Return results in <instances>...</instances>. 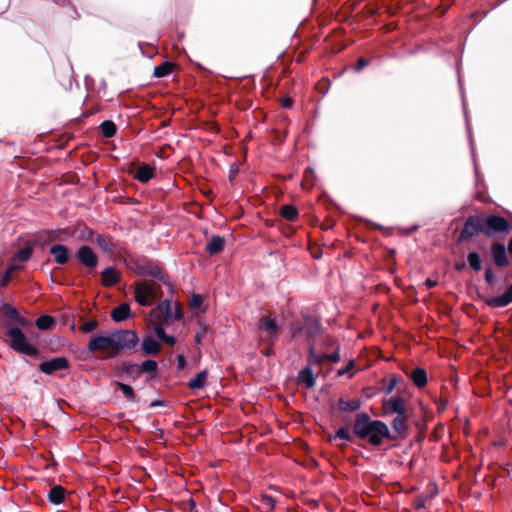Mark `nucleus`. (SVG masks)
<instances>
[{
    "label": "nucleus",
    "mask_w": 512,
    "mask_h": 512,
    "mask_svg": "<svg viewBox=\"0 0 512 512\" xmlns=\"http://www.w3.org/2000/svg\"><path fill=\"white\" fill-rule=\"evenodd\" d=\"M207 377H208L207 370H203V371L199 372L193 379H191L188 382V387L193 390L194 389H202L206 385Z\"/></svg>",
    "instance_id": "393cba45"
},
{
    "label": "nucleus",
    "mask_w": 512,
    "mask_h": 512,
    "mask_svg": "<svg viewBox=\"0 0 512 512\" xmlns=\"http://www.w3.org/2000/svg\"><path fill=\"white\" fill-rule=\"evenodd\" d=\"M150 317L152 320L169 322L172 320H180L182 317L181 309L178 305L175 307L174 313L172 312L171 302L169 300H163L156 308H154Z\"/></svg>",
    "instance_id": "20e7f679"
},
{
    "label": "nucleus",
    "mask_w": 512,
    "mask_h": 512,
    "mask_svg": "<svg viewBox=\"0 0 512 512\" xmlns=\"http://www.w3.org/2000/svg\"><path fill=\"white\" fill-rule=\"evenodd\" d=\"M386 413H396L397 415L405 414L406 408L403 398L397 396L392 397L384 402Z\"/></svg>",
    "instance_id": "2eb2a0df"
},
{
    "label": "nucleus",
    "mask_w": 512,
    "mask_h": 512,
    "mask_svg": "<svg viewBox=\"0 0 512 512\" xmlns=\"http://www.w3.org/2000/svg\"><path fill=\"white\" fill-rule=\"evenodd\" d=\"M411 379L417 387L421 388L425 386L427 383L426 371L422 368L414 369L411 374Z\"/></svg>",
    "instance_id": "cd10ccee"
},
{
    "label": "nucleus",
    "mask_w": 512,
    "mask_h": 512,
    "mask_svg": "<svg viewBox=\"0 0 512 512\" xmlns=\"http://www.w3.org/2000/svg\"><path fill=\"white\" fill-rule=\"evenodd\" d=\"M425 285L428 289H431L433 287H435L437 285V282L435 280H432V279H427L425 281Z\"/></svg>",
    "instance_id": "6e6d98bb"
},
{
    "label": "nucleus",
    "mask_w": 512,
    "mask_h": 512,
    "mask_svg": "<svg viewBox=\"0 0 512 512\" xmlns=\"http://www.w3.org/2000/svg\"><path fill=\"white\" fill-rule=\"evenodd\" d=\"M136 302L141 306H150L161 296V287L156 282L139 281L134 284Z\"/></svg>",
    "instance_id": "f03ea898"
},
{
    "label": "nucleus",
    "mask_w": 512,
    "mask_h": 512,
    "mask_svg": "<svg viewBox=\"0 0 512 512\" xmlns=\"http://www.w3.org/2000/svg\"><path fill=\"white\" fill-rule=\"evenodd\" d=\"M368 62L364 59V58H360L356 64V67H355V70L356 71H360L362 70L365 66H367Z\"/></svg>",
    "instance_id": "5fc2aeb1"
},
{
    "label": "nucleus",
    "mask_w": 512,
    "mask_h": 512,
    "mask_svg": "<svg viewBox=\"0 0 512 512\" xmlns=\"http://www.w3.org/2000/svg\"><path fill=\"white\" fill-rule=\"evenodd\" d=\"M69 367V362L65 357H55L40 363L39 370L47 375H51L56 371L64 370Z\"/></svg>",
    "instance_id": "6e6552de"
},
{
    "label": "nucleus",
    "mask_w": 512,
    "mask_h": 512,
    "mask_svg": "<svg viewBox=\"0 0 512 512\" xmlns=\"http://www.w3.org/2000/svg\"><path fill=\"white\" fill-rule=\"evenodd\" d=\"M336 439H341L347 442L352 441V436L350 434L349 428L341 427L335 434Z\"/></svg>",
    "instance_id": "79ce46f5"
},
{
    "label": "nucleus",
    "mask_w": 512,
    "mask_h": 512,
    "mask_svg": "<svg viewBox=\"0 0 512 512\" xmlns=\"http://www.w3.org/2000/svg\"><path fill=\"white\" fill-rule=\"evenodd\" d=\"M406 421H407V413L397 415L392 421V426H393L394 430L399 434L405 433L407 430Z\"/></svg>",
    "instance_id": "c85d7f7f"
},
{
    "label": "nucleus",
    "mask_w": 512,
    "mask_h": 512,
    "mask_svg": "<svg viewBox=\"0 0 512 512\" xmlns=\"http://www.w3.org/2000/svg\"><path fill=\"white\" fill-rule=\"evenodd\" d=\"M130 315V306L127 303H122L115 307L111 312V317L116 322L126 320Z\"/></svg>",
    "instance_id": "4be33fe9"
},
{
    "label": "nucleus",
    "mask_w": 512,
    "mask_h": 512,
    "mask_svg": "<svg viewBox=\"0 0 512 512\" xmlns=\"http://www.w3.org/2000/svg\"><path fill=\"white\" fill-rule=\"evenodd\" d=\"M139 339L132 330H121L113 333L114 352L121 350H132L137 345Z\"/></svg>",
    "instance_id": "39448f33"
},
{
    "label": "nucleus",
    "mask_w": 512,
    "mask_h": 512,
    "mask_svg": "<svg viewBox=\"0 0 512 512\" xmlns=\"http://www.w3.org/2000/svg\"><path fill=\"white\" fill-rule=\"evenodd\" d=\"M279 326L274 318L262 316L258 323V338L261 343L267 344L262 353L266 356L270 355L271 347L277 339Z\"/></svg>",
    "instance_id": "f257e3e1"
},
{
    "label": "nucleus",
    "mask_w": 512,
    "mask_h": 512,
    "mask_svg": "<svg viewBox=\"0 0 512 512\" xmlns=\"http://www.w3.org/2000/svg\"><path fill=\"white\" fill-rule=\"evenodd\" d=\"M102 135L106 138H111L116 133V125L112 121H104L100 125Z\"/></svg>",
    "instance_id": "f704fd0d"
},
{
    "label": "nucleus",
    "mask_w": 512,
    "mask_h": 512,
    "mask_svg": "<svg viewBox=\"0 0 512 512\" xmlns=\"http://www.w3.org/2000/svg\"><path fill=\"white\" fill-rule=\"evenodd\" d=\"M323 361H325V358L322 357V354L321 355H317V354H315L312 351V349L310 350V355H309V362L310 363L321 364Z\"/></svg>",
    "instance_id": "de8ad7c7"
},
{
    "label": "nucleus",
    "mask_w": 512,
    "mask_h": 512,
    "mask_svg": "<svg viewBox=\"0 0 512 512\" xmlns=\"http://www.w3.org/2000/svg\"><path fill=\"white\" fill-rule=\"evenodd\" d=\"M512 303V291L508 288L502 295L487 300V305L494 308L505 307Z\"/></svg>",
    "instance_id": "a211bd4d"
},
{
    "label": "nucleus",
    "mask_w": 512,
    "mask_h": 512,
    "mask_svg": "<svg viewBox=\"0 0 512 512\" xmlns=\"http://www.w3.org/2000/svg\"><path fill=\"white\" fill-rule=\"evenodd\" d=\"M361 406V401L358 398L344 399L340 398L337 404L339 411L343 412H354L357 411Z\"/></svg>",
    "instance_id": "aec40b11"
},
{
    "label": "nucleus",
    "mask_w": 512,
    "mask_h": 512,
    "mask_svg": "<svg viewBox=\"0 0 512 512\" xmlns=\"http://www.w3.org/2000/svg\"><path fill=\"white\" fill-rule=\"evenodd\" d=\"M136 273L140 276H152L158 278L164 283H167L165 275L161 272L160 268L156 265L147 264L137 267Z\"/></svg>",
    "instance_id": "dca6fc26"
},
{
    "label": "nucleus",
    "mask_w": 512,
    "mask_h": 512,
    "mask_svg": "<svg viewBox=\"0 0 512 512\" xmlns=\"http://www.w3.org/2000/svg\"><path fill=\"white\" fill-rule=\"evenodd\" d=\"M203 297L199 294H193L190 300V307L195 314L199 312H204L202 308L203 305Z\"/></svg>",
    "instance_id": "4c0bfd02"
},
{
    "label": "nucleus",
    "mask_w": 512,
    "mask_h": 512,
    "mask_svg": "<svg viewBox=\"0 0 512 512\" xmlns=\"http://www.w3.org/2000/svg\"><path fill=\"white\" fill-rule=\"evenodd\" d=\"M20 269V267L14 263H12L6 270L5 274L3 275L2 277V280H1V285L2 286H6L8 285V283L10 282L11 280V277H12V274L16 271Z\"/></svg>",
    "instance_id": "ea45409f"
},
{
    "label": "nucleus",
    "mask_w": 512,
    "mask_h": 512,
    "mask_svg": "<svg viewBox=\"0 0 512 512\" xmlns=\"http://www.w3.org/2000/svg\"><path fill=\"white\" fill-rule=\"evenodd\" d=\"M508 249H509L510 252H512V238L509 241Z\"/></svg>",
    "instance_id": "bf43d9fd"
},
{
    "label": "nucleus",
    "mask_w": 512,
    "mask_h": 512,
    "mask_svg": "<svg viewBox=\"0 0 512 512\" xmlns=\"http://www.w3.org/2000/svg\"><path fill=\"white\" fill-rule=\"evenodd\" d=\"M35 324L37 328L40 330H48L53 327V325L55 324V320L53 317L49 315H42L37 318Z\"/></svg>",
    "instance_id": "2f4dec72"
},
{
    "label": "nucleus",
    "mask_w": 512,
    "mask_h": 512,
    "mask_svg": "<svg viewBox=\"0 0 512 512\" xmlns=\"http://www.w3.org/2000/svg\"><path fill=\"white\" fill-rule=\"evenodd\" d=\"M101 280L104 286L111 287L119 282L118 272L113 267H108L102 271Z\"/></svg>",
    "instance_id": "6ab92c4d"
},
{
    "label": "nucleus",
    "mask_w": 512,
    "mask_h": 512,
    "mask_svg": "<svg viewBox=\"0 0 512 512\" xmlns=\"http://www.w3.org/2000/svg\"><path fill=\"white\" fill-rule=\"evenodd\" d=\"M467 261L469 263V266L475 270L479 271L482 268V261L477 252H470L467 256Z\"/></svg>",
    "instance_id": "e433bc0d"
},
{
    "label": "nucleus",
    "mask_w": 512,
    "mask_h": 512,
    "mask_svg": "<svg viewBox=\"0 0 512 512\" xmlns=\"http://www.w3.org/2000/svg\"><path fill=\"white\" fill-rule=\"evenodd\" d=\"M185 366H186L185 357L183 355H178L177 356V368H178V370L184 369Z\"/></svg>",
    "instance_id": "603ef678"
},
{
    "label": "nucleus",
    "mask_w": 512,
    "mask_h": 512,
    "mask_svg": "<svg viewBox=\"0 0 512 512\" xmlns=\"http://www.w3.org/2000/svg\"><path fill=\"white\" fill-rule=\"evenodd\" d=\"M195 341L196 343H201V335L200 334H197L196 337H195Z\"/></svg>",
    "instance_id": "13d9d810"
},
{
    "label": "nucleus",
    "mask_w": 512,
    "mask_h": 512,
    "mask_svg": "<svg viewBox=\"0 0 512 512\" xmlns=\"http://www.w3.org/2000/svg\"><path fill=\"white\" fill-rule=\"evenodd\" d=\"M113 333L107 336L94 335L91 337L88 350L90 352H96L99 350L111 349L114 351Z\"/></svg>",
    "instance_id": "9d476101"
},
{
    "label": "nucleus",
    "mask_w": 512,
    "mask_h": 512,
    "mask_svg": "<svg viewBox=\"0 0 512 512\" xmlns=\"http://www.w3.org/2000/svg\"><path fill=\"white\" fill-rule=\"evenodd\" d=\"M153 175H154L153 168H151L147 164H143L137 169L136 179L139 180L140 182L145 183V182H148L150 179H152Z\"/></svg>",
    "instance_id": "bb28decb"
},
{
    "label": "nucleus",
    "mask_w": 512,
    "mask_h": 512,
    "mask_svg": "<svg viewBox=\"0 0 512 512\" xmlns=\"http://www.w3.org/2000/svg\"><path fill=\"white\" fill-rule=\"evenodd\" d=\"M7 335L10 339L9 346L14 351L28 356H35L37 354V349L28 342V339L20 328H10Z\"/></svg>",
    "instance_id": "7ed1b4c3"
},
{
    "label": "nucleus",
    "mask_w": 512,
    "mask_h": 512,
    "mask_svg": "<svg viewBox=\"0 0 512 512\" xmlns=\"http://www.w3.org/2000/svg\"><path fill=\"white\" fill-rule=\"evenodd\" d=\"M262 504L269 510L274 509L275 507V500L271 496H263L262 497Z\"/></svg>",
    "instance_id": "49530a36"
},
{
    "label": "nucleus",
    "mask_w": 512,
    "mask_h": 512,
    "mask_svg": "<svg viewBox=\"0 0 512 512\" xmlns=\"http://www.w3.org/2000/svg\"><path fill=\"white\" fill-rule=\"evenodd\" d=\"M50 253L54 256V261L57 264H66L69 260V251L66 246L62 244H55L50 247Z\"/></svg>",
    "instance_id": "f3484780"
},
{
    "label": "nucleus",
    "mask_w": 512,
    "mask_h": 512,
    "mask_svg": "<svg viewBox=\"0 0 512 512\" xmlns=\"http://www.w3.org/2000/svg\"><path fill=\"white\" fill-rule=\"evenodd\" d=\"M281 216L287 221H295L298 217V211L293 205H284L280 209Z\"/></svg>",
    "instance_id": "c756f323"
},
{
    "label": "nucleus",
    "mask_w": 512,
    "mask_h": 512,
    "mask_svg": "<svg viewBox=\"0 0 512 512\" xmlns=\"http://www.w3.org/2000/svg\"><path fill=\"white\" fill-rule=\"evenodd\" d=\"M162 342L170 345V346H173L175 343H176V339L174 336H170V335H165V337L162 339Z\"/></svg>",
    "instance_id": "864d4df0"
},
{
    "label": "nucleus",
    "mask_w": 512,
    "mask_h": 512,
    "mask_svg": "<svg viewBox=\"0 0 512 512\" xmlns=\"http://www.w3.org/2000/svg\"><path fill=\"white\" fill-rule=\"evenodd\" d=\"M140 374L141 373H149L152 376L155 375L157 371V362L154 360H145L142 364L139 365Z\"/></svg>",
    "instance_id": "c9c22d12"
},
{
    "label": "nucleus",
    "mask_w": 512,
    "mask_h": 512,
    "mask_svg": "<svg viewBox=\"0 0 512 512\" xmlns=\"http://www.w3.org/2000/svg\"><path fill=\"white\" fill-rule=\"evenodd\" d=\"M151 322L153 323L154 325V333L155 335L157 336V338L162 341V339L165 337L166 333L163 329V324L165 323L164 321H157V320H152L151 319Z\"/></svg>",
    "instance_id": "a19ab883"
},
{
    "label": "nucleus",
    "mask_w": 512,
    "mask_h": 512,
    "mask_svg": "<svg viewBox=\"0 0 512 512\" xmlns=\"http://www.w3.org/2000/svg\"><path fill=\"white\" fill-rule=\"evenodd\" d=\"M509 288H510V290L512 291V284L510 285V287H509Z\"/></svg>",
    "instance_id": "052dcab7"
},
{
    "label": "nucleus",
    "mask_w": 512,
    "mask_h": 512,
    "mask_svg": "<svg viewBox=\"0 0 512 512\" xmlns=\"http://www.w3.org/2000/svg\"><path fill=\"white\" fill-rule=\"evenodd\" d=\"M224 248V239L220 236H214L206 245V250L210 255L220 253Z\"/></svg>",
    "instance_id": "b1692460"
},
{
    "label": "nucleus",
    "mask_w": 512,
    "mask_h": 512,
    "mask_svg": "<svg viewBox=\"0 0 512 512\" xmlns=\"http://www.w3.org/2000/svg\"><path fill=\"white\" fill-rule=\"evenodd\" d=\"M282 105L285 108H290L292 106V100L290 98H285L282 101Z\"/></svg>",
    "instance_id": "4d7b16f0"
},
{
    "label": "nucleus",
    "mask_w": 512,
    "mask_h": 512,
    "mask_svg": "<svg viewBox=\"0 0 512 512\" xmlns=\"http://www.w3.org/2000/svg\"><path fill=\"white\" fill-rule=\"evenodd\" d=\"M32 248L31 247H24L20 249L14 256H13V263L16 264V262H26L30 259L32 255Z\"/></svg>",
    "instance_id": "72a5a7b5"
},
{
    "label": "nucleus",
    "mask_w": 512,
    "mask_h": 512,
    "mask_svg": "<svg viewBox=\"0 0 512 512\" xmlns=\"http://www.w3.org/2000/svg\"><path fill=\"white\" fill-rule=\"evenodd\" d=\"M1 313H2L3 317L8 320L10 325H14V324L25 325L26 324V320L22 316H20V314L18 313L16 308H14L9 303H4L2 305Z\"/></svg>",
    "instance_id": "ddd939ff"
},
{
    "label": "nucleus",
    "mask_w": 512,
    "mask_h": 512,
    "mask_svg": "<svg viewBox=\"0 0 512 512\" xmlns=\"http://www.w3.org/2000/svg\"><path fill=\"white\" fill-rule=\"evenodd\" d=\"M142 351L146 355H157L160 351V345L152 337H145L142 342Z\"/></svg>",
    "instance_id": "5701e85b"
},
{
    "label": "nucleus",
    "mask_w": 512,
    "mask_h": 512,
    "mask_svg": "<svg viewBox=\"0 0 512 512\" xmlns=\"http://www.w3.org/2000/svg\"><path fill=\"white\" fill-rule=\"evenodd\" d=\"M299 381L307 388H312L315 385V377L311 368L306 367L299 372Z\"/></svg>",
    "instance_id": "a878e982"
},
{
    "label": "nucleus",
    "mask_w": 512,
    "mask_h": 512,
    "mask_svg": "<svg viewBox=\"0 0 512 512\" xmlns=\"http://www.w3.org/2000/svg\"><path fill=\"white\" fill-rule=\"evenodd\" d=\"M486 229L483 230L487 236L491 237L494 233L507 232L510 228L508 221L497 215H491L486 219Z\"/></svg>",
    "instance_id": "0eeeda50"
},
{
    "label": "nucleus",
    "mask_w": 512,
    "mask_h": 512,
    "mask_svg": "<svg viewBox=\"0 0 512 512\" xmlns=\"http://www.w3.org/2000/svg\"><path fill=\"white\" fill-rule=\"evenodd\" d=\"M97 244L102 250L106 252H112L114 246L113 243L105 237H98Z\"/></svg>",
    "instance_id": "37998d69"
},
{
    "label": "nucleus",
    "mask_w": 512,
    "mask_h": 512,
    "mask_svg": "<svg viewBox=\"0 0 512 512\" xmlns=\"http://www.w3.org/2000/svg\"><path fill=\"white\" fill-rule=\"evenodd\" d=\"M493 260L498 267H504L509 264L505 246L501 243H494L491 247Z\"/></svg>",
    "instance_id": "4468645a"
},
{
    "label": "nucleus",
    "mask_w": 512,
    "mask_h": 512,
    "mask_svg": "<svg viewBox=\"0 0 512 512\" xmlns=\"http://www.w3.org/2000/svg\"><path fill=\"white\" fill-rule=\"evenodd\" d=\"M354 367V361H349V363L344 367V368H341L338 370V375L339 376H343V375H346L348 373H350L351 369H353Z\"/></svg>",
    "instance_id": "8fccbe9b"
},
{
    "label": "nucleus",
    "mask_w": 512,
    "mask_h": 512,
    "mask_svg": "<svg viewBox=\"0 0 512 512\" xmlns=\"http://www.w3.org/2000/svg\"><path fill=\"white\" fill-rule=\"evenodd\" d=\"M79 261L88 268H94L97 265V256L87 245L81 246L77 251Z\"/></svg>",
    "instance_id": "f8f14e48"
},
{
    "label": "nucleus",
    "mask_w": 512,
    "mask_h": 512,
    "mask_svg": "<svg viewBox=\"0 0 512 512\" xmlns=\"http://www.w3.org/2000/svg\"><path fill=\"white\" fill-rule=\"evenodd\" d=\"M373 421L367 413L357 414L353 426L354 434L360 439H366Z\"/></svg>",
    "instance_id": "1a4fd4ad"
},
{
    "label": "nucleus",
    "mask_w": 512,
    "mask_h": 512,
    "mask_svg": "<svg viewBox=\"0 0 512 512\" xmlns=\"http://www.w3.org/2000/svg\"><path fill=\"white\" fill-rule=\"evenodd\" d=\"M494 273L491 268H487L485 271V280L487 283H492L494 281Z\"/></svg>",
    "instance_id": "3c124183"
},
{
    "label": "nucleus",
    "mask_w": 512,
    "mask_h": 512,
    "mask_svg": "<svg viewBox=\"0 0 512 512\" xmlns=\"http://www.w3.org/2000/svg\"><path fill=\"white\" fill-rule=\"evenodd\" d=\"M121 371L129 377L136 378L140 376V369L138 364L124 362L121 365Z\"/></svg>",
    "instance_id": "7c9ffc66"
},
{
    "label": "nucleus",
    "mask_w": 512,
    "mask_h": 512,
    "mask_svg": "<svg viewBox=\"0 0 512 512\" xmlns=\"http://www.w3.org/2000/svg\"><path fill=\"white\" fill-rule=\"evenodd\" d=\"M399 379L397 376H392L387 385L383 388L384 392L386 394H390L393 392L394 388L396 387L397 383H398Z\"/></svg>",
    "instance_id": "a18cd8bd"
},
{
    "label": "nucleus",
    "mask_w": 512,
    "mask_h": 512,
    "mask_svg": "<svg viewBox=\"0 0 512 512\" xmlns=\"http://www.w3.org/2000/svg\"><path fill=\"white\" fill-rule=\"evenodd\" d=\"M48 500L54 505L63 503L65 500V489L60 485L53 486L48 493Z\"/></svg>",
    "instance_id": "412c9836"
},
{
    "label": "nucleus",
    "mask_w": 512,
    "mask_h": 512,
    "mask_svg": "<svg viewBox=\"0 0 512 512\" xmlns=\"http://www.w3.org/2000/svg\"><path fill=\"white\" fill-rule=\"evenodd\" d=\"M390 434L388 426L379 420H374L369 428V435L366 437L371 445L378 446L383 442L384 438H388Z\"/></svg>",
    "instance_id": "423d86ee"
},
{
    "label": "nucleus",
    "mask_w": 512,
    "mask_h": 512,
    "mask_svg": "<svg viewBox=\"0 0 512 512\" xmlns=\"http://www.w3.org/2000/svg\"><path fill=\"white\" fill-rule=\"evenodd\" d=\"M322 357L325 358L326 361H330L332 363H337L340 361V354L338 351H335L332 354H322Z\"/></svg>",
    "instance_id": "09e8293b"
},
{
    "label": "nucleus",
    "mask_w": 512,
    "mask_h": 512,
    "mask_svg": "<svg viewBox=\"0 0 512 512\" xmlns=\"http://www.w3.org/2000/svg\"><path fill=\"white\" fill-rule=\"evenodd\" d=\"M483 230L484 229L481 227V222L478 217H469L464 223L463 229L460 233V239H471L478 232H483Z\"/></svg>",
    "instance_id": "9b49d317"
},
{
    "label": "nucleus",
    "mask_w": 512,
    "mask_h": 512,
    "mask_svg": "<svg viewBox=\"0 0 512 512\" xmlns=\"http://www.w3.org/2000/svg\"><path fill=\"white\" fill-rule=\"evenodd\" d=\"M173 67L174 65L172 63L164 62L154 68V76L157 78L165 77L172 72Z\"/></svg>",
    "instance_id": "473e14b6"
},
{
    "label": "nucleus",
    "mask_w": 512,
    "mask_h": 512,
    "mask_svg": "<svg viewBox=\"0 0 512 512\" xmlns=\"http://www.w3.org/2000/svg\"><path fill=\"white\" fill-rule=\"evenodd\" d=\"M117 388L123 393V395L128 401L135 400V393L131 386L119 382L117 383Z\"/></svg>",
    "instance_id": "58836bf2"
},
{
    "label": "nucleus",
    "mask_w": 512,
    "mask_h": 512,
    "mask_svg": "<svg viewBox=\"0 0 512 512\" xmlns=\"http://www.w3.org/2000/svg\"><path fill=\"white\" fill-rule=\"evenodd\" d=\"M97 327H98V321L90 320V321H86L85 323L82 324L81 330L84 333H89V332L95 330Z\"/></svg>",
    "instance_id": "c03bdc74"
}]
</instances>
